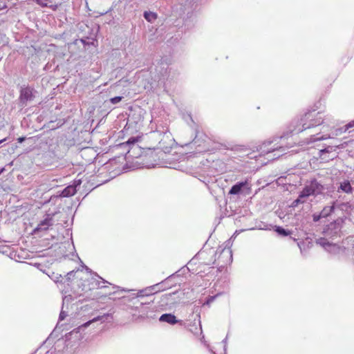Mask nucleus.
I'll return each instance as SVG.
<instances>
[{
    "mask_svg": "<svg viewBox=\"0 0 354 354\" xmlns=\"http://www.w3.org/2000/svg\"><path fill=\"white\" fill-rule=\"evenodd\" d=\"M324 122L320 112H306L298 121L297 127L292 130L296 133L304 131L306 129L319 126Z\"/></svg>",
    "mask_w": 354,
    "mask_h": 354,
    "instance_id": "1",
    "label": "nucleus"
},
{
    "mask_svg": "<svg viewBox=\"0 0 354 354\" xmlns=\"http://www.w3.org/2000/svg\"><path fill=\"white\" fill-rule=\"evenodd\" d=\"M183 118L187 122V123H189L188 120H190L192 124L189 125L194 130L195 137L192 140V143L200 147L203 144L207 142V139L208 138L207 136L200 131L198 124L194 122L192 115L187 112L186 114H183Z\"/></svg>",
    "mask_w": 354,
    "mask_h": 354,
    "instance_id": "2",
    "label": "nucleus"
},
{
    "mask_svg": "<svg viewBox=\"0 0 354 354\" xmlns=\"http://www.w3.org/2000/svg\"><path fill=\"white\" fill-rule=\"evenodd\" d=\"M323 185L319 183L316 179L312 180L308 185L300 192V197H308L310 196H317L324 191Z\"/></svg>",
    "mask_w": 354,
    "mask_h": 354,
    "instance_id": "3",
    "label": "nucleus"
},
{
    "mask_svg": "<svg viewBox=\"0 0 354 354\" xmlns=\"http://www.w3.org/2000/svg\"><path fill=\"white\" fill-rule=\"evenodd\" d=\"M273 141H266L260 146V150L261 153L268 154L270 153H274V156L276 158L280 157L285 153V148L282 146H278L274 145L272 146Z\"/></svg>",
    "mask_w": 354,
    "mask_h": 354,
    "instance_id": "4",
    "label": "nucleus"
},
{
    "mask_svg": "<svg viewBox=\"0 0 354 354\" xmlns=\"http://www.w3.org/2000/svg\"><path fill=\"white\" fill-rule=\"evenodd\" d=\"M34 98L35 90L32 87L23 86L21 88L19 101L21 105H26L28 102H32Z\"/></svg>",
    "mask_w": 354,
    "mask_h": 354,
    "instance_id": "5",
    "label": "nucleus"
},
{
    "mask_svg": "<svg viewBox=\"0 0 354 354\" xmlns=\"http://www.w3.org/2000/svg\"><path fill=\"white\" fill-rule=\"evenodd\" d=\"M141 139L140 136L131 137L128 139L126 142L121 143L120 145H128L129 149L127 151V154L129 157L137 158L140 156L139 153H136V151H140V147L137 145V142Z\"/></svg>",
    "mask_w": 354,
    "mask_h": 354,
    "instance_id": "6",
    "label": "nucleus"
},
{
    "mask_svg": "<svg viewBox=\"0 0 354 354\" xmlns=\"http://www.w3.org/2000/svg\"><path fill=\"white\" fill-rule=\"evenodd\" d=\"M142 122L143 116L141 115V112H129L126 127H127V129H137L142 124Z\"/></svg>",
    "mask_w": 354,
    "mask_h": 354,
    "instance_id": "7",
    "label": "nucleus"
},
{
    "mask_svg": "<svg viewBox=\"0 0 354 354\" xmlns=\"http://www.w3.org/2000/svg\"><path fill=\"white\" fill-rule=\"evenodd\" d=\"M342 223V218H337V220L331 222L326 227V228L324 230V233L326 236L330 237L337 236L340 232Z\"/></svg>",
    "mask_w": 354,
    "mask_h": 354,
    "instance_id": "8",
    "label": "nucleus"
},
{
    "mask_svg": "<svg viewBox=\"0 0 354 354\" xmlns=\"http://www.w3.org/2000/svg\"><path fill=\"white\" fill-rule=\"evenodd\" d=\"M316 243L324 248L326 251L332 254H337L340 252V247L328 241L325 238H319L316 240Z\"/></svg>",
    "mask_w": 354,
    "mask_h": 354,
    "instance_id": "9",
    "label": "nucleus"
},
{
    "mask_svg": "<svg viewBox=\"0 0 354 354\" xmlns=\"http://www.w3.org/2000/svg\"><path fill=\"white\" fill-rule=\"evenodd\" d=\"M220 252L218 260L223 264H227L228 263H231L232 261V252L230 248H226L225 247L223 248L220 252L217 250L216 254Z\"/></svg>",
    "mask_w": 354,
    "mask_h": 354,
    "instance_id": "10",
    "label": "nucleus"
},
{
    "mask_svg": "<svg viewBox=\"0 0 354 354\" xmlns=\"http://www.w3.org/2000/svg\"><path fill=\"white\" fill-rule=\"evenodd\" d=\"M109 317H112L111 313H105L102 315L97 316L96 317H94L93 319L89 320V321L86 322V323H84V324L80 326L78 328L74 329L73 331L79 332L80 330H81L82 328H86L88 326H90L92 323L97 322V321H100L101 322H104L108 319Z\"/></svg>",
    "mask_w": 354,
    "mask_h": 354,
    "instance_id": "11",
    "label": "nucleus"
},
{
    "mask_svg": "<svg viewBox=\"0 0 354 354\" xmlns=\"http://www.w3.org/2000/svg\"><path fill=\"white\" fill-rule=\"evenodd\" d=\"M51 225H53V217L50 214H48L43 221H40L37 227L35 228L34 232L46 231Z\"/></svg>",
    "mask_w": 354,
    "mask_h": 354,
    "instance_id": "12",
    "label": "nucleus"
},
{
    "mask_svg": "<svg viewBox=\"0 0 354 354\" xmlns=\"http://www.w3.org/2000/svg\"><path fill=\"white\" fill-rule=\"evenodd\" d=\"M159 321L161 322H166L171 325L176 324H182L183 323L182 320L177 319L176 316L171 313H165L162 315L159 318Z\"/></svg>",
    "mask_w": 354,
    "mask_h": 354,
    "instance_id": "13",
    "label": "nucleus"
},
{
    "mask_svg": "<svg viewBox=\"0 0 354 354\" xmlns=\"http://www.w3.org/2000/svg\"><path fill=\"white\" fill-rule=\"evenodd\" d=\"M160 285V283H157L156 285L149 286L146 288L145 289L141 290L138 293V297H143V296H149L152 295L154 293L158 292L160 291V289L156 290V287H158Z\"/></svg>",
    "mask_w": 354,
    "mask_h": 354,
    "instance_id": "14",
    "label": "nucleus"
},
{
    "mask_svg": "<svg viewBox=\"0 0 354 354\" xmlns=\"http://www.w3.org/2000/svg\"><path fill=\"white\" fill-rule=\"evenodd\" d=\"M248 185L247 181L239 182L234 185L229 191L230 194L235 195L241 192L242 188Z\"/></svg>",
    "mask_w": 354,
    "mask_h": 354,
    "instance_id": "15",
    "label": "nucleus"
},
{
    "mask_svg": "<svg viewBox=\"0 0 354 354\" xmlns=\"http://www.w3.org/2000/svg\"><path fill=\"white\" fill-rule=\"evenodd\" d=\"M76 192L77 190L75 186L68 185L62 190L60 196L62 197H69L75 195Z\"/></svg>",
    "mask_w": 354,
    "mask_h": 354,
    "instance_id": "16",
    "label": "nucleus"
},
{
    "mask_svg": "<svg viewBox=\"0 0 354 354\" xmlns=\"http://www.w3.org/2000/svg\"><path fill=\"white\" fill-rule=\"evenodd\" d=\"M64 123L65 120L64 119H58L55 121H49L48 124L45 126L50 130H54L62 127Z\"/></svg>",
    "mask_w": 354,
    "mask_h": 354,
    "instance_id": "17",
    "label": "nucleus"
},
{
    "mask_svg": "<svg viewBox=\"0 0 354 354\" xmlns=\"http://www.w3.org/2000/svg\"><path fill=\"white\" fill-rule=\"evenodd\" d=\"M337 191H342L346 194H351L353 192V187H351L350 182L347 180H345L340 183Z\"/></svg>",
    "mask_w": 354,
    "mask_h": 354,
    "instance_id": "18",
    "label": "nucleus"
},
{
    "mask_svg": "<svg viewBox=\"0 0 354 354\" xmlns=\"http://www.w3.org/2000/svg\"><path fill=\"white\" fill-rule=\"evenodd\" d=\"M72 300V297L71 295L66 296L63 299V307L60 312L59 319L60 321H62L65 319V317L67 316V313L63 310L64 306L66 303H68Z\"/></svg>",
    "mask_w": 354,
    "mask_h": 354,
    "instance_id": "19",
    "label": "nucleus"
},
{
    "mask_svg": "<svg viewBox=\"0 0 354 354\" xmlns=\"http://www.w3.org/2000/svg\"><path fill=\"white\" fill-rule=\"evenodd\" d=\"M334 209V205L325 206L319 214L322 218H326L333 212Z\"/></svg>",
    "mask_w": 354,
    "mask_h": 354,
    "instance_id": "20",
    "label": "nucleus"
},
{
    "mask_svg": "<svg viewBox=\"0 0 354 354\" xmlns=\"http://www.w3.org/2000/svg\"><path fill=\"white\" fill-rule=\"evenodd\" d=\"M274 231L281 236H286L292 234L290 231L285 230L281 226H275Z\"/></svg>",
    "mask_w": 354,
    "mask_h": 354,
    "instance_id": "21",
    "label": "nucleus"
},
{
    "mask_svg": "<svg viewBox=\"0 0 354 354\" xmlns=\"http://www.w3.org/2000/svg\"><path fill=\"white\" fill-rule=\"evenodd\" d=\"M155 122L157 125V129H157L158 131H160L165 134L168 131V127L167 123L163 124L162 122H160V120L155 121Z\"/></svg>",
    "mask_w": 354,
    "mask_h": 354,
    "instance_id": "22",
    "label": "nucleus"
},
{
    "mask_svg": "<svg viewBox=\"0 0 354 354\" xmlns=\"http://www.w3.org/2000/svg\"><path fill=\"white\" fill-rule=\"evenodd\" d=\"M330 136H320V137H317L315 135H313V136H311L308 139H309V141L308 142V143H310V142H315L316 141H320V140H326L328 138H329Z\"/></svg>",
    "mask_w": 354,
    "mask_h": 354,
    "instance_id": "23",
    "label": "nucleus"
},
{
    "mask_svg": "<svg viewBox=\"0 0 354 354\" xmlns=\"http://www.w3.org/2000/svg\"><path fill=\"white\" fill-rule=\"evenodd\" d=\"M144 16L148 21H152L157 18V15L151 12H145Z\"/></svg>",
    "mask_w": 354,
    "mask_h": 354,
    "instance_id": "24",
    "label": "nucleus"
},
{
    "mask_svg": "<svg viewBox=\"0 0 354 354\" xmlns=\"http://www.w3.org/2000/svg\"><path fill=\"white\" fill-rule=\"evenodd\" d=\"M304 198L305 197H300V194H299L298 198L292 203L291 206L297 207L299 203H304L305 201L303 200V198Z\"/></svg>",
    "mask_w": 354,
    "mask_h": 354,
    "instance_id": "25",
    "label": "nucleus"
},
{
    "mask_svg": "<svg viewBox=\"0 0 354 354\" xmlns=\"http://www.w3.org/2000/svg\"><path fill=\"white\" fill-rule=\"evenodd\" d=\"M218 294L214 295V296H209V297H207V299L204 304L209 305L211 303H212L215 300V299L218 297Z\"/></svg>",
    "mask_w": 354,
    "mask_h": 354,
    "instance_id": "26",
    "label": "nucleus"
},
{
    "mask_svg": "<svg viewBox=\"0 0 354 354\" xmlns=\"http://www.w3.org/2000/svg\"><path fill=\"white\" fill-rule=\"evenodd\" d=\"M345 132H346V130L345 129V127L344 126L341 128H338V129H335V136H339L342 133H345Z\"/></svg>",
    "mask_w": 354,
    "mask_h": 354,
    "instance_id": "27",
    "label": "nucleus"
},
{
    "mask_svg": "<svg viewBox=\"0 0 354 354\" xmlns=\"http://www.w3.org/2000/svg\"><path fill=\"white\" fill-rule=\"evenodd\" d=\"M172 294H165L161 297V302H166L171 297Z\"/></svg>",
    "mask_w": 354,
    "mask_h": 354,
    "instance_id": "28",
    "label": "nucleus"
},
{
    "mask_svg": "<svg viewBox=\"0 0 354 354\" xmlns=\"http://www.w3.org/2000/svg\"><path fill=\"white\" fill-rule=\"evenodd\" d=\"M344 127H345V129L346 130V131L351 129V128H353L354 127V119L351 121H350L348 124H346V125H344Z\"/></svg>",
    "mask_w": 354,
    "mask_h": 354,
    "instance_id": "29",
    "label": "nucleus"
},
{
    "mask_svg": "<svg viewBox=\"0 0 354 354\" xmlns=\"http://www.w3.org/2000/svg\"><path fill=\"white\" fill-rule=\"evenodd\" d=\"M321 218H322V217L321 216L320 214H313V220L314 222H317L319 221Z\"/></svg>",
    "mask_w": 354,
    "mask_h": 354,
    "instance_id": "30",
    "label": "nucleus"
},
{
    "mask_svg": "<svg viewBox=\"0 0 354 354\" xmlns=\"http://www.w3.org/2000/svg\"><path fill=\"white\" fill-rule=\"evenodd\" d=\"M122 100V97H115L111 99V102L113 104H116Z\"/></svg>",
    "mask_w": 354,
    "mask_h": 354,
    "instance_id": "31",
    "label": "nucleus"
},
{
    "mask_svg": "<svg viewBox=\"0 0 354 354\" xmlns=\"http://www.w3.org/2000/svg\"><path fill=\"white\" fill-rule=\"evenodd\" d=\"M223 343L224 344V351L225 353L227 351V336L223 340Z\"/></svg>",
    "mask_w": 354,
    "mask_h": 354,
    "instance_id": "32",
    "label": "nucleus"
},
{
    "mask_svg": "<svg viewBox=\"0 0 354 354\" xmlns=\"http://www.w3.org/2000/svg\"><path fill=\"white\" fill-rule=\"evenodd\" d=\"M75 273V271L74 270H72V271H70L67 273L66 274V277H67V279L68 280H70L71 278V276L73 275V274Z\"/></svg>",
    "mask_w": 354,
    "mask_h": 354,
    "instance_id": "33",
    "label": "nucleus"
},
{
    "mask_svg": "<svg viewBox=\"0 0 354 354\" xmlns=\"http://www.w3.org/2000/svg\"><path fill=\"white\" fill-rule=\"evenodd\" d=\"M62 277V275H59V276H56L55 277V278H53V279L54 280V281L55 282H58L59 281V279Z\"/></svg>",
    "mask_w": 354,
    "mask_h": 354,
    "instance_id": "34",
    "label": "nucleus"
},
{
    "mask_svg": "<svg viewBox=\"0 0 354 354\" xmlns=\"http://www.w3.org/2000/svg\"><path fill=\"white\" fill-rule=\"evenodd\" d=\"M36 1L37 2V3L41 5L42 6H46V3H44L43 1H41V0H36Z\"/></svg>",
    "mask_w": 354,
    "mask_h": 354,
    "instance_id": "35",
    "label": "nucleus"
},
{
    "mask_svg": "<svg viewBox=\"0 0 354 354\" xmlns=\"http://www.w3.org/2000/svg\"><path fill=\"white\" fill-rule=\"evenodd\" d=\"M24 140H25V138H24V137H21V138H18L19 142H22Z\"/></svg>",
    "mask_w": 354,
    "mask_h": 354,
    "instance_id": "36",
    "label": "nucleus"
},
{
    "mask_svg": "<svg viewBox=\"0 0 354 354\" xmlns=\"http://www.w3.org/2000/svg\"><path fill=\"white\" fill-rule=\"evenodd\" d=\"M84 268H85V269L86 270L87 272H91V270L90 268H88L87 266H84Z\"/></svg>",
    "mask_w": 354,
    "mask_h": 354,
    "instance_id": "37",
    "label": "nucleus"
},
{
    "mask_svg": "<svg viewBox=\"0 0 354 354\" xmlns=\"http://www.w3.org/2000/svg\"><path fill=\"white\" fill-rule=\"evenodd\" d=\"M5 171V168L3 167V168H1L0 169V175Z\"/></svg>",
    "mask_w": 354,
    "mask_h": 354,
    "instance_id": "38",
    "label": "nucleus"
},
{
    "mask_svg": "<svg viewBox=\"0 0 354 354\" xmlns=\"http://www.w3.org/2000/svg\"><path fill=\"white\" fill-rule=\"evenodd\" d=\"M6 140V138H3L2 140H0V144H1L2 142H3Z\"/></svg>",
    "mask_w": 354,
    "mask_h": 354,
    "instance_id": "39",
    "label": "nucleus"
},
{
    "mask_svg": "<svg viewBox=\"0 0 354 354\" xmlns=\"http://www.w3.org/2000/svg\"><path fill=\"white\" fill-rule=\"evenodd\" d=\"M97 286L99 288H104V286H100V283L98 282L97 283Z\"/></svg>",
    "mask_w": 354,
    "mask_h": 354,
    "instance_id": "40",
    "label": "nucleus"
},
{
    "mask_svg": "<svg viewBox=\"0 0 354 354\" xmlns=\"http://www.w3.org/2000/svg\"><path fill=\"white\" fill-rule=\"evenodd\" d=\"M352 241H353V249L354 250V238L353 239Z\"/></svg>",
    "mask_w": 354,
    "mask_h": 354,
    "instance_id": "41",
    "label": "nucleus"
},
{
    "mask_svg": "<svg viewBox=\"0 0 354 354\" xmlns=\"http://www.w3.org/2000/svg\"><path fill=\"white\" fill-rule=\"evenodd\" d=\"M321 151L322 152H326L327 151H326V149H324V150H322Z\"/></svg>",
    "mask_w": 354,
    "mask_h": 354,
    "instance_id": "42",
    "label": "nucleus"
}]
</instances>
